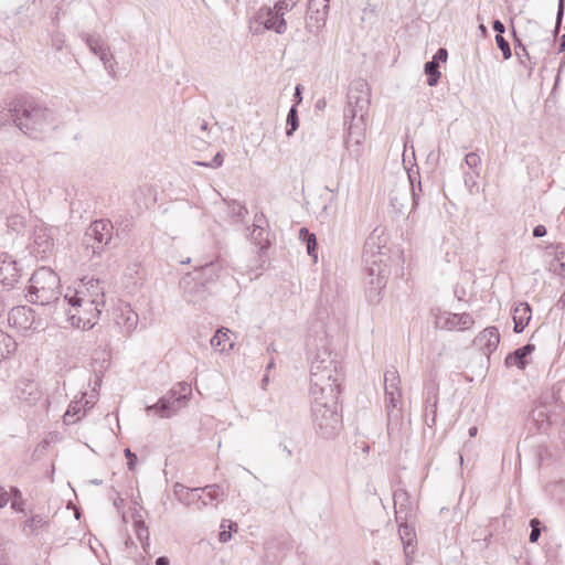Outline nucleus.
Segmentation results:
<instances>
[{"instance_id": "1", "label": "nucleus", "mask_w": 565, "mask_h": 565, "mask_svg": "<svg viewBox=\"0 0 565 565\" xmlns=\"http://www.w3.org/2000/svg\"><path fill=\"white\" fill-rule=\"evenodd\" d=\"M343 381V372L338 354L333 353L327 345L324 338L320 339V347L315 353L310 365V393H327L332 390L333 393H340V386Z\"/></svg>"}, {"instance_id": "2", "label": "nucleus", "mask_w": 565, "mask_h": 565, "mask_svg": "<svg viewBox=\"0 0 565 565\" xmlns=\"http://www.w3.org/2000/svg\"><path fill=\"white\" fill-rule=\"evenodd\" d=\"M332 390L327 393L311 394V420L316 434L323 439H332L342 428V416L338 412V395Z\"/></svg>"}, {"instance_id": "3", "label": "nucleus", "mask_w": 565, "mask_h": 565, "mask_svg": "<svg viewBox=\"0 0 565 565\" xmlns=\"http://www.w3.org/2000/svg\"><path fill=\"white\" fill-rule=\"evenodd\" d=\"M18 107L17 128L23 134L38 139L43 132L55 127L53 113L29 97L20 95Z\"/></svg>"}, {"instance_id": "4", "label": "nucleus", "mask_w": 565, "mask_h": 565, "mask_svg": "<svg viewBox=\"0 0 565 565\" xmlns=\"http://www.w3.org/2000/svg\"><path fill=\"white\" fill-rule=\"evenodd\" d=\"M385 406L387 413V435L397 440L403 436L404 419L402 415L401 377L395 367L384 373Z\"/></svg>"}, {"instance_id": "5", "label": "nucleus", "mask_w": 565, "mask_h": 565, "mask_svg": "<svg viewBox=\"0 0 565 565\" xmlns=\"http://www.w3.org/2000/svg\"><path fill=\"white\" fill-rule=\"evenodd\" d=\"M60 277L49 267L36 269L30 278L26 299L31 303L42 306L53 303L55 308H65V303L60 302Z\"/></svg>"}, {"instance_id": "6", "label": "nucleus", "mask_w": 565, "mask_h": 565, "mask_svg": "<svg viewBox=\"0 0 565 565\" xmlns=\"http://www.w3.org/2000/svg\"><path fill=\"white\" fill-rule=\"evenodd\" d=\"M296 6L294 0H279L274 8L260 9L255 19L249 23L254 33H262L264 30L284 33L287 30V22L284 15Z\"/></svg>"}, {"instance_id": "7", "label": "nucleus", "mask_w": 565, "mask_h": 565, "mask_svg": "<svg viewBox=\"0 0 565 565\" xmlns=\"http://www.w3.org/2000/svg\"><path fill=\"white\" fill-rule=\"evenodd\" d=\"M377 242L376 237L370 236L364 244L363 248V262L365 265V269L371 277L370 284L374 286L375 289H381L386 284V276L388 274L387 265H386V254L382 250Z\"/></svg>"}, {"instance_id": "8", "label": "nucleus", "mask_w": 565, "mask_h": 565, "mask_svg": "<svg viewBox=\"0 0 565 565\" xmlns=\"http://www.w3.org/2000/svg\"><path fill=\"white\" fill-rule=\"evenodd\" d=\"M67 301H74L77 306L95 305L105 306V291L99 279L84 278L77 288H68L60 302L66 305Z\"/></svg>"}, {"instance_id": "9", "label": "nucleus", "mask_w": 565, "mask_h": 565, "mask_svg": "<svg viewBox=\"0 0 565 565\" xmlns=\"http://www.w3.org/2000/svg\"><path fill=\"white\" fill-rule=\"evenodd\" d=\"M191 385L179 382L169 392V396L161 397L156 404L147 407V413L154 411L160 417L169 418L183 406L191 396Z\"/></svg>"}, {"instance_id": "10", "label": "nucleus", "mask_w": 565, "mask_h": 565, "mask_svg": "<svg viewBox=\"0 0 565 565\" xmlns=\"http://www.w3.org/2000/svg\"><path fill=\"white\" fill-rule=\"evenodd\" d=\"M559 411L561 406L552 396L540 398L527 417L530 429H535L537 433H546Z\"/></svg>"}, {"instance_id": "11", "label": "nucleus", "mask_w": 565, "mask_h": 565, "mask_svg": "<svg viewBox=\"0 0 565 565\" xmlns=\"http://www.w3.org/2000/svg\"><path fill=\"white\" fill-rule=\"evenodd\" d=\"M70 308L66 311L67 320L77 329H92L98 321L102 308L95 305L77 306L74 301H67Z\"/></svg>"}, {"instance_id": "12", "label": "nucleus", "mask_w": 565, "mask_h": 565, "mask_svg": "<svg viewBox=\"0 0 565 565\" xmlns=\"http://www.w3.org/2000/svg\"><path fill=\"white\" fill-rule=\"evenodd\" d=\"M114 226L108 220H98L93 222L85 233L87 248H92L93 254H100L107 246L113 236Z\"/></svg>"}, {"instance_id": "13", "label": "nucleus", "mask_w": 565, "mask_h": 565, "mask_svg": "<svg viewBox=\"0 0 565 565\" xmlns=\"http://www.w3.org/2000/svg\"><path fill=\"white\" fill-rule=\"evenodd\" d=\"M370 87L365 79L356 78L351 82L348 90V107L356 108V111L369 109Z\"/></svg>"}, {"instance_id": "14", "label": "nucleus", "mask_w": 565, "mask_h": 565, "mask_svg": "<svg viewBox=\"0 0 565 565\" xmlns=\"http://www.w3.org/2000/svg\"><path fill=\"white\" fill-rule=\"evenodd\" d=\"M14 392L15 396L20 401L25 402L29 405H34L42 396L39 384L34 380L25 377L18 380Z\"/></svg>"}, {"instance_id": "15", "label": "nucleus", "mask_w": 565, "mask_h": 565, "mask_svg": "<svg viewBox=\"0 0 565 565\" xmlns=\"http://www.w3.org/2000/svg\"><path fill=\"white\" fill-rule=\"evenodd\" d=\"M20 278V269L17 267V262L7 254L0 255V284L11 289Z\"/></svg>"}, {"instance_id": "16", "label": "nucleus", "mask_w": 565, "mask_h": 565, "mask_svg": "<svg viewBox=\"0 0 565 565\" xmlns=\"http://www.w3.org/2000/svg\"><path fill=\"white\" fill-rule=\"evenodd\" d=\"M476 347H478L482 352L490 356L498 348L500 343V333L498 328L488 327L483 331H481L476 339L473 340Z\"/></svg>"}, {"instance_id": "17", "label": "nucleus", "mask_w": 565, "mask_h": 565, "mask_svg": "<svg viewBox=\"0 0 565 565\" xmlns=\"http://www.w3.org/2000/svg\"><path fill=\"white\" fill-rule=\"evenodd\" d=\"M439 385L435 379H431L425 386V409L426 424L431 427L436 423Z\"/></svg>"}, {"instance_id": "18", "label": "nucleus", "mask_w": 565, "mask_h": 565, "mask_svg": "<svg viewBox=\"0 0 565 565\" xmlns=\"http://www.w3.org/2000/svg\"><path fill=\"white\" fill-rule=\"evenodd\" d=\"M202 488H188L181 483H175L173 487V493L181 503L184 505L201 503L198 507L199 510L209 504L205 498L200 494Z\"/></svg>"}, {"instance_id": "19", "label": "nucleus", "mask_w": 565, "mask_h": 565, "mask_svg": "<svg viewBox=\"0 0 565 565\" xmlns=\"http://www.w3.org/2000/svg\"><path fill=\"white\" fill-rule=\"evenodd\" d=\"M33 253L44 255L53 247V237L51 231L44 225H36L33 231Z\"/></svg>"}, {"instance_id": "20", "label": "nucleus", "mask_w": 565, "mask_h": 565, "mask_svg": "<svg viewBox=\"0 0 565 565\" xmlns=\"http://www.w3.org/2000/svg\"><path fill=\"white\" fill-rule=\"evenodd\" d=\"M367 110L356 111V108H345L344 118L350 119L347 132L365 134Z\"/></svg>"}, {"instance_id": "21", "label": "nucleus", "mask_w": 565, "mask_h": 565, "mask_svg": "<svg viewBox=\"0 0 565 565\" xmlns=\"http://www.w3.org/2000/svg\"><path fill=\"white\" fill-rule=\"evenodd\" d=\"M19 102L20 95L4 100L3 105L0 106V127L7 125H14L17 127V119H19Z\"/></svg>"}, {"instance_id": "22", "label": "nucleus", "mask_w": 565, "mask_h": 565, "mask_svg": "<svg viewBox=\"0 0 565 565\" xmlns=\"http://www.w3.org/2000/svg\"><path fill=\"white\" fill-rule=\"evenodd\" d=\"M513 331L515 333H521L529 324L532 318V309L527 302H520L514 307L513 310Z\"/></svg>"}, {"instance_id": "23", "label": "nucleus", "mask_w": 565, "mask_h": 565, "mask_svg": "<svg viewBox=\"0 0 565 565\" xmlns=\"http://www.w3.org/2000/svg\"><path fill=\"white\" fill-rule=\"evenodd\" d=\"M534 350L535 345L527 343L514 350L512 353L508 354V356L505 358V364L508 366L514 365L523 370L529 363L527 358L533 353Z\"/></svg>"}, {"instance_id": "24", "label": "nucleus", "mask_w": 565, "mask_h": 565, "mask_svg": "<svg viewBox=\"0 0 565 565\" xmlns=\"http://www.w3.org/2000/svg\"><path fill=\"white\" fill-rule=\"evenodd\" d=\"M183 289L185 300L193 305L199 303L206 297V288L205 285L202 282L184 280Z\"/></svg>"}, {"instance_id": "25", "label": "nucleus", "mask_w": 565, "mask_h": 565, "mask_svg": "<svg viewBox=\"0 0 565 565\" xmlns=\"http://www.w3.org/2000/svg\"><path fill=\"white\" fill-rule=\"evenodd\" d=\"M365 134L347 132L344 145L351 157L359 159L363 153Z\"/></svg>"}, {"instance_id": "26", "label": "nucleus", "mask_w": 565, "mask_h": 565, "mask_svg": "<svg viewBox=\"0 0 565 565\" xmlns=\"http://www.w3.org/2000/svg\"><path fill=\"white\" fill-rule=\"evenodd\" d=\"M299 238L306 243L308 255L311 256L315 262H317L318 243L316 235L311 233L307 227H301L299 231Z\"/></svg>"}, {"instance_id": "27", "label": "nucleus", "mask_w": 565, "mask_h": 565, "mask_svg": "<svg viewBox=\"0 0 565 565\" xmlns=\"http://www.w3.org/2000/svg\"><path fill=\"white\" fill-rule=\"evenodd\" d=\"M17 350V343L12 337L0 330V361L10 356Z\"/></svg>"}, {"instance_id": "28", "label": "nucleus", "mask_w": 565, "mask_h": 565, "mask_svg": "<svg viewBox=\"0 0 565 565\" xmlns=\"http://www.w3.org/2000/svg\"><path fill=\"white\" fill-rule=\"evenodd\" d=\"M202 491L206 492V498L212 501L222 502L226 498V491L225 489L217 483L207 484L204 488H202Z\"/></svg>"}, {"instance_id": "29", "label": "nucleus", "mask_w": 565, "mask_h": 565, "mask_svg": "<svg viewBox=\"0 0 565 565\" xmlns=\"http://www.w3.org/2000/svg\"><path fill=\"white\" fill-rule=\"evenodd\" d=\"M250 241L259 246L260 249L267 247L268 241L266 238V232L262 224H253V228L250 231Z\"/></svg>"}, {"instance_id": "30", "label": "nucleus", "mask_w": 565, "mask_h": 565, "mask_svg": "<svg viewBox=\"0 0 565 565\" xmlns=\"http://www.w3.org/2000/svg\"><path fill=\"white\" fill-rule=\"evenodd\" d=\"M121 318L124 319V327L128 332L135 330L138 323V315L130 308L129 305H126L121 309Z\"/></svg>"}, {"instance_id": "31", "label": "nucleus", "mask_w": 565, "mask_h": 565, "mask_svg": "<svg viewBox=\"0 0 565 565\" xmlns=\"http://www.w3.org/2000/svg\"><path fill=\"white\" fill-rule=\"evenodd\" d=\"M230 330L228 329H218L216 333L211 339V345L221 352L225 350V342L230 340L228 338Z\"/></svg>"}, {"instance_id": "32", "label": "nucleus", "mask_w": 565, "mask_h": 565, "mask_svg": "<svg viewBox=\"0 0 565 565\" xmlns=\"http://www.w3.org/2000/svg\"><path fill=\"white\" fill-rule=\"evenodd\" d=\"M10 500L12 510H14L15 512H24L25 501L22 498V493L19 488H10Z\"/></svg>"}, {"instance_id": "33", "label": "nucleus", "mask_w": 565, "mask_h": 565, "mask_svg": "<svg viewBox=\"0 0 565 565\" xmlns=\"http://www.w3.org/2000/svg\"><path fill=\"white\" fill-rule=\"evenodd\" d=\"M286 122H287L286 135L288 137H290L299 127L298 110H297L296 105H292L291 108L289 109Z\"/></svg>"}, {"instance_id": "34", "label": "nucleus", "mask_w": 565, "mask_h": 565, "mask_svg": "<svg viewBox=\"0 0 565 565\" xmlns=\"http://www.w3.org/2000/svg\"><path fill=\"white\" fill-rule=\"evenodd\" d=\"M47 524L45 518L36 514L24 522V531L30 529L31 533H36L40 529H43Z\"/></svg>"}, {"instance_id": "35", "label": "nucleus", "mask_w": 565, "mask_h": 565, "mask_svg": "<svg viewBox=\"0 0 565 565\" xmlns=\"http://www.w3.org/2000/svg\"><path fill=\"white\" fill-rule=\"evenodd\" d=\"M448 53L445 49H439L437 53L434 55L433 61H429L425 64L424 71H437L439 67V62H446Z\"/></svg>"}, {"instance_id": "36", "label": "nucleus", "mask_w": 565, "mask_h": 565, "mask_svg": "<svg viewBox=\"0 0 565 565\" xmlns=\"http://www.w3.org/2000/svg\"><path fill=\"white\" fill-rule=\"evenodd\" d=\"M530 542L536 543L541 536L542 530H545L546 527L542 525V522L537 518H533L530 520Z\"/></svg>"}, {"instance_id": "37", "label": "nucleus", "mask_w": 565, "mask_h": 565, "mask_svg": "<svg viewBox=\"0 0 565 565\" xmlns=\"http://www.w3.org/2000/svg\"><path fill=\"white\" fill-rule=\"evenodd\" d=\"M406 500H407V497H406L405 492H395L394 493V508H395L396 521L404 519L402 516V513L405 511L404 501H406Z\"/></svg>"}, {"instance_id": "38", "label": "nucleus", "mask_w": 565, "mask_h": 565, "mask_svg": "<svg viewBox=\"0 0 565 565\" xmlns=\"http://www.w3.org/2000/svg\"><path fill=\"white\" fill-rule=\"evenodd\" d=\"M454 313H447L445 317H439L436 320V326L438 328L447 329V330H454L458 329V321L457 319H452Z\"/></svg>"}, {"instance_id": "39", "label": "nucleus", "mask_w": 565, "mask_h": 565, "mask_svg": "<svg viewBox=\"0 0 565 565\" xmlns=\"http://www.w3.org/2000/svg\"><path fill=\"white\" fill-rule=\"evenodd\" d=\"M465 163L472 170L476 171V175H479V167L481 164V158L477 152H469L465 157Z\"/></svg>"}, {"instance_id": "40", "label": "nucleus", "mask_w": 565, "mask_h": 565, "mask_svg": "<svg viewBox=\"0 0 565 565\" xmlns=\"http://www.w3.org/2000/svg\"><path fill=\"white\" fill-rule=\"evenodd\" d=\"M452 319H457L460 330H466L473 324V319L469 313H456L452 315Z\"/></svg>"}, {"instance_id": "41", "label": "nucleus", "mask_w": 565, "mask_h": 565, "mask_svg": "<svg viewBox=\"0 0 565 565\" xmlns=\"http://www.w3.org/2000/svg\"><path fill=\"white\" fill-rule=\"evenodd\" d=\"M195 163L198 166H203V167L218 168L223 163V156H222L221 152H217L210 162H200V161H198Z\"/></svg>"}, {"instance_id": "42", "label": "nucleus", "mask_w": 565, "mask_h": 565, "mask_svg": "<svg viewBox=\"0 0 565 565\" xmlns=\"http://www.w3.org/2000/svg\"><path fill=\"white\" fill-rule=\"evenodd\" d=\"M81 409H82V408H81V403H79V402H73V403L68 406V408H67V411H66V413H65V415H64V420H65V423H67V424H68V423H71L68 418H70L71 416H74V415L79 414Z\"/></svg>"}, {"instance_id": "43", "label": "nucleus", "mask_w": 565, "mask_h": 565, "mask_svg": "<svg viewBox=\"0 0 565 565\" xmlns=\"http://www.w3.org/2000/svg\"><path fill=\"white\" fill-rule=\"evenodd\" d=\"M203 274L205 276L217 274L221 270V265L218 263L210 262L202 266Z\"/></svg>"}, {"instance_id": "44", "label": "nucleus", "mask_w": 565, "mask_h": 565, "mask_svg": "<svg viewBox=\"0 0 565 565\" xmlns=\"http://www.w3.org/2000/svg\"><path fill=\"white\" fill-rule=\"evenodd\" d=\"M398 533L401 536V540L405 543L407 540V543L412 541V530L406 524H401L398 529Z\"/></svg>"}, {"instance_id": "45", "label": "nucleus", "mask_w": 565, "mask_h": 565, "mask_svg": "<svg viewBox=\"0 0 565 565\" xmlns=\"http://www.w3.org/2000/svg\"><path fill=\"white\" fill-rule=\"evenodd\" d=\"M8 226L11 227L14 231H20V228L23 226V217L15 215L8 220Z\"/></svg>"}, {"instance_id": "46", "label": "nucleus", "mask_w": 565, "mask_h": 565, "mask_svg": "<svg viewBox=\"0 0 565 565\" xmlns=\"http://www.w3.org/2000/svg\"><path fill=\"white\" fill-rule=\"evenodd\" d=\"M125 457L127 458V466L130 471L135 469L137 462V456L129 448L125 449Z\"/></svg>"}, {"instance_id": "47", "label": "nucleus", "mask_w": 565, "mask_h": 565, "mask_svg": "<svg viewBox=\"0 0 565 565\" xmlns=\"http://www.w3.org/2000/svg\"><path fill=\"white\" fill-rule=\"evenodd\" d=\"M232 213L238 218H243L247 214V209L239 203H234L232 206Z\"/></svg>"}, {"instance_id": "48", "label": "nucleus", "mask_w": 565, "mask_h": 565, "mask_svg": "<svg viewBox=\"0 0 565 565\" xmlns=\"http://www.w3.org/2000/svg\"><path fill=\"white\" fill-rule=\"evenodd\" d=\"M10 501V491H7L4 487L0 486V509L7 507Z\"/></svg>"}, {"instance_id": "49", "label": "nucleus", "mask_w": 565, "mask_h": 565, "mask_svg": "<svg viewBox=\"0 0 565 565\" xmlns=\"http://www.w3.org/2000/svg\"><path fill=\"white\" fill-rule=\"evenodd\" d=\"M495 40H497V43L499 45V47L502 50V52L504 53V55L507 56L508 54H510V46L508 44L507 41H504V39L502 38V35L498 34L495 36Z\"/></svg>"}, {"instance_id": "50", "label": "nucleus", "mask_w": 565, "mask_h": 565, "mask_svg": "<svg viewBox=\"0 0 565 565\" xmlns=\"http://www.w3.org/2000/svg\"><path fill=\"white\" fill-rule=\"evenodd\" d=\"M426 75H427L426 83L429 86H435L438 84L441 73H426Z\"/></svg>"}, {"instance_id": "51", "label": "nucleus", "mask_w": 565, "mask_h": 565, "mask_svg": "<svg viewBox=\"0 0 565 565\" xmlns=\"http://www.w3.org/2000/svg\"><path fill=\"white\" fill-rule=\"evenodd\" d=\"M136 525H137V535H138L139 540H142L143 536L147 539L149 533H148V529L145 526V523L137 522Z\"/></svg>"}, {"instance_id": "52", "label": "nucleus", "mask_w": 565, "mask_h": 565, "mask_svg": "<svg viewBox=\"0 0 565 565\" xmlns=\"http://www.w3.org/2000/svg\"><path fill=\"white\" fill-rule=\"evenodd\" d=\"M546 233H547V231H546V227L544 225L539 224V225H536L533 228V236L534 237H537V238L539 237H543V236L546 235Z\"/></svg>"}, {"instance_id": "53", "label": "nucleus", "mask_w": 565, "mask_h": 565, "mask_svg": "<svg viewBox=\"0 0 565 565\" xmlns=\"http://www.w3.org/2000/svg\"><path fill=\"white\" fill-rule=\"evenodd\" d=\"M9 543V541H4L3 539L0 537V562L8 561L4 552Z\"/></svg>"}, {"instance_id": "54", "label": "nucleus", "mask_w": 565, "mask_h": 565, "mask_svg": "<svg viewBox=\"0 0 565 565\" xmlns=\"http://www.w3.org/2000/svg\"><path fill=\"white\" fill-rule=\"evenodd\" d=\"M254 224H262L264 226L266 224L265 215L263 213L255 214Z\"/></svg>"}, {"instance_id": "55", "label": "nucleus", "mask_w": 565, "mask_h": 565, "mask_svg": "<svg viewBox=\"0 0 565 565\" xmlns=\"http://www.w3.org/2000/svg\"><path fill=\"white\" fill-rule=\"evenodd\" d=\"M156 565H170V561L168 557L166 556H159L157 559H156Z\"/></svg>"}, {"instance_id": "56", "label": "nucleus", "mask_w": 565, "mask_h": 565, "mask_svg": "<svg viewBox=\"0 0 565 565\" xmlns=\"http://www.w3.org/2000/svg\"><path fill=\"white\" fill-rule=\"evenodd\" d=\"M231 539V533L223 530L221 533H220V541L221 542H227L228 540Z\"/></svg>"}, {"instance_id": "57", "label": "nucleus", "mask_w": 565, "mask_h": 565, "mask_svg": "<svg viewBox=\"0 0 565 565\" xmlns=\"http://www.w3.org/2000/svg\"><path fill=\"white\" fill-rule=\"evenodd\" d=\"M493 29H494V31H497V32H499V33H503V32H504V25H503V23H502V22H500V21H495V22L493 23Z\"/></svg>"}, {"instance_id": "58", "label": "nucleus", "mask_w": 565, "mask_h": 565, "mask_svg": "<svg viewBox=\"0 0 565 565\" xmlns=\"http://www.w3.org/2000/svg\"><path fill=\"white\" fill-rule=\"evenodd\" d=\"M559 440L562 443V445L564 446L565 448V420L561 427V430H559Z\"/></svg>"}, {"instance_id": "59", "label": "nucleus", "mask_w": 565, "mask_h": 565, "mask_svg": "<svg viewBox=\"0 0 565 565\" xmlns=\"http://www.w3.org/2000/svg\"><path fill=\"white\" fill-rule=\"evenodd\" d=\"M301 85H297L295 88V98L297 99V103L301 102Z\"/></svg>"}, {"instance_id": "60", "label": "nucleus", "mask_w": 565, "mask_h": 565, "mask_svg": "<svg viewBox=\"0 0 565 565\" xmlns=\"http://www.w3.org/2000/svg\"><path fill=\"white\" fill-rule=\"evenodd\" d=\"M465 184H466L467 186H472V185H475V184H476V181L473 180V178H472L471 175L466 174V175H465Z\"/></svg>"}, {"instance_id": "61", "label": "nucleus", "mask_w": 565, "mask_h": 565, "mask_svg": "<svg viewBox=\"0 0 565 565\" xmlns=\"http://www.w3.org/2000/svg\"><path fill=\"white\" fill-rule=\"evenodd\" d=\"M558 46H559V52H564L565 53V34H563L559 38Z\"/></svg>"}, {"instance_id": "62", "label": "nucleus", "mask_w": 565, "mask_h": 565, "mask_svg": "<svg viewBox=\"0 0 565 565\" xmlns=\"http://www.w3.org/2000/svg\"><path fill=\"white\" fill-rule=\"evenodd\" d=\"M478 433V428L476 426H472L469 428L468 434L470 437H475Z\"/></svg>"}, {"instance_id": "63", "label": "nucleus", "mask_w": 565, "mask_h": 565, "mask_svg": "<svg viewBox=\"0 0 565 565\" xmlns=\"http://www.w3.org/2000/svg\"><path fill=\"white\" fill-rule=\"evenodd\" d=\"M200 129H201L202 131H205V130L207 129V122H206V121H202V122H201V126H200Z\"/></svg>"}, {"instance_id": "64", "label": "nucleus", "mask_w": 565, "mask_h": 565, "mask_svg": "<svg viewBox=\"0 0 565 565\" xmlns=\"http://www.w3.org/2000/svg\"><path fill=\"white\" fill-rule=\"evenodd\" d=\"M268 381H269V377H268L267 374H265L263 380H262L263 385L265 386L268 383Z\"/></svg>"}]
</instances>
